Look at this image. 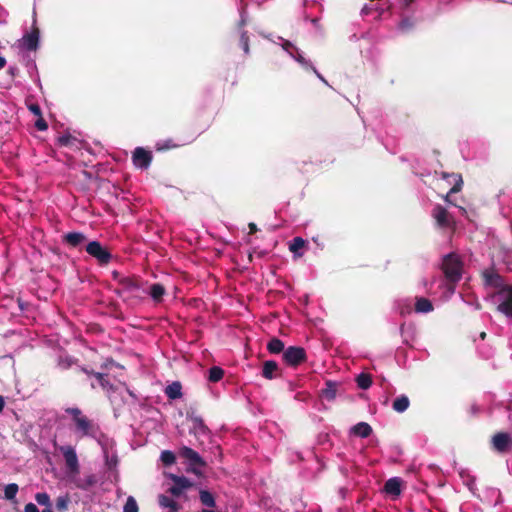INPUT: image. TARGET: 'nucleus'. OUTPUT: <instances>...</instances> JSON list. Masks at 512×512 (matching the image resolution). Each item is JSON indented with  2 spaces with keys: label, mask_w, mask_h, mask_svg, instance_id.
<instances>
[{
  "label": "nucleus",
  "mask_w": 512,
  "mask_h": 512,
  "mask_svg": "<svg viewBox=\"0 0 512 512\" xmlns=\"http://www.w3.org/2000/svg\"><path fill=\"white\" fill-rule=\"evenodd\" d=\"M484 278L487 284L499 288L494 296L495 300L499 303L497 307L498 311L506 316L512 317V287L503 285L500 282L499 276L492 272H485Z\"/></svg>",
  "instance_id": "f257e3e1"
},
{
  "label": "nucleus",
  "mask_w": 512,
  "mask_h": 512,
  "mask_svg": "<svg viewBox=\"0 0 512 512\" xmlns=\"http://www.w3.org/2000/svg\"><path fill=\"white\" fill-rule=\"evenodd\" d=\"M66 413L71 416V419L75 424V432L79 436L83 437L89 435L92 432L93 427L91 422L86 418L85 415L82 414L79 409L68 408Z\"/></svg>",
  "instance_id": "f03ea898"
},
{
  "label": "nucleus",
  "mask_w": 512,
  "mask_h": 512,
  "mask_svg": "<svg viewBox=\"0 0 512 512\" xmlns=\"http://www.w3.org/2000/svg\"><path fill=\"white\" fill-rule=\"evenodd\" d=\"M443 271L450 282L458 281L462 272L460 259L454 254L447 255L443 261Z\"/></svg>",
  "instance_id": "7ed1b4c3"
},
{
  "label": "nucleus",
  "mask_w": 512,
  "mask_h": 512,
  "mask_svg": "<svg viewBox=\"0 0 512 512\" xmlns=\"http://www.w3.org/2000/svg\"><path fill=\"white\" fill-rule=\"evenodd\" d=\"M86 251L102 264L107 263L110 259L109 252L97 241L90 242L86 247Z\"/></svg>",
  "instance_id": "20e7f679"
},
{
  "label": "nucleus",
  "mask_w": 512,
  "mask_h": 512,
  "mask_svg": "<svg viewBox=\"0 0 512 512\" xmlns=\"http://www.w3.org/2000/svg\"><path fill=\"white\" fill-rule=\"evenodd\" d=\"M433 218L435 219L437 225L443 229L452 228L454 225L453 218L443 207L437 206L434 209Z\"/></svg>",
  "instance_id": "39448f33"
},
{
  "label": "nucleus",
  "mask_w": 512,
  "mask_h": 512,
  "mask_svg": "<svg viewBox=\"0 0 512 512\" xmlns=\"http://www.w3.org/2000/svg\"><path fill=\"white\" fill-rule=\"evenodd\" d=\"M64 458L66 465L71 473L78 472V459L75 453V450L70 446H63L60 448Z\"/></svg>",
  "instance_id": "423d86ee"
},
{
  "label": "nucleus",
  "mask_w": 512,
  "mask_h": 512,
  "mask_svg": "<svg viewBox=\"0 0 512 512\" xmlns=\"http://www.w3.org/2000/svg\"><path fill=\"white\" fill-rule=\"evenodd\" d=\"M151 153L143 148H136L133 154V162L135 166L147 168L151 162Z\"/></svg>",
  "instance_id": "0eeeda50"
},
{
  "label": "nucleus",
  "mask_w": 512,
  "mask_h": 512,
  "mask_svg": "<svg viewBox=\"0 0 512 512\" xmlns=\"http://www.w3.org/2000/svg\"><path fill=\"white\" fill-rule=\"evenodd\" d=\"M305 352L302 348L299 347H289L284 352V359L287 363L291 365H296L304 360Z\"/></svg>",
  "instance_id": "6e6552de"
},
{
  "label": "nucleus",
  "mask_w": 512,
  "mask_h": 512,
  "mask_svg": "<svg viewBox=\"0 0 512 512\" xmlns=\"http://www.w3.org/2000/svg\"><path fill=\"white\" fill-rule=\"evenodd\" d=\"M38 31L33 30L32 32L24 35L18 42V46L21 49L35 50L38 45Z\"/></svg>",
  "instance_id": "1a4fd4ad"
},
{
  "label": "nucleus",
  "mask_w": 512,
  "mask_h": 512,
  "mask_svg": "<svg viewBox=\"0 0 512 512\" xmlns=\"http://www.w3.org/2000/svg\"><path fill=\"white\" fill-rule=\"evenodd\" d=\"M401 489H402V480L397 477L387 480L385 483V486H384L385 493L394 499L400 495Z\"/></svg>",
  "instance_id": "9d476101"
},
{
  "label": "nucleus",
  "mask_w": 512,
  "mask_h": 512,
  "mask_svg": "<svg viewBox=\"0 0 512 512\" xmlns=\"http://www.w3.org/2000/svg\"><path fill=\"white\" fill-rule=\"evenodd\" d=\"M169 477L174 482V485L169 489L174 496H180L185 489L191 486V483L184 477H178L172 474L169 475Z\"/></svg>",
  "instance_id": "9b49d317"
},
{
  "label": "nucleus",
  "mask_w": 512,
  "mask_h": 512,
  "mask_svg": "<svg viewBox=\"0 0 512 512\" xmlns=\"http://www.w3.org/2000/svg\"><path fill=\"white\" fill-rule=\"evenodd\" d=\"M511 443V437L507 433H498L492 438L493 447L499 452L505 451Z\"/></svg>",
  "instance_id": "f8f14e48"
},
{
  "label": "nucleus",
  "mask_w": 512,
  "mask_h": 512,
  "mask_svg": "<svg viewBox=\"0 0 512 512\" xmlns=\"http://www.w3.org/2000/svg\"><path fill=\"white\" fill-rule=\"evenodd\" d=\"M443 180L453 184L452 188L445 196V201L449 202V195L459 192L461 190L463 181L459 174L444 175Z\"/></svg>",
  "instance_id": "ddd939ff"
},
{
  "label": "nucleus",
  "mask_w": 512,
  "mask_h": 512,
  "mask_svg": "<svg viewBox=\"0 0 512 512\" xmlns=\"http://www.w3.org/2000/svg\"><path fill=\"white\" fill-rule=\"evenodd\" d=\"M307 246V242L301 237H295L289 244V250L295 258L303 256V249Z\"/></svg>",
  "instance_id": "4468645a"
},
{
  "label": "nucleus",
  "mask_w": 512,
  "mask_h": 512,
  "mask_svg": "<svg viewBox=\"0 0 512 512\" xmlns=\"http://www.w3.org/2000/svg\"><path fill=\"white\" fill-rule=\"evenodd\" d=\"M351 431L353 434L364 438L370 435L372 429L369 424L365 422H360L353 426Z\"/></svg>",
  "instance_id": "2eb2a0df"
},
{
  "label": "nucleus",
  "mask_w": 512,
  "mask_h": 512,
  "mask_svg": "<svg viewBox=\"0 0 512 512\" xmlns=\"http://www.w3.org/2000/svg\"><path fill=\"white\" fill-rule=\"evenodd\" d=\"M415 310L418 313H428L433 310L431 301L426 298H418L415 303Z\"/></svg>",
  "instance_id": "dca6fc26"
},
{
  "label": "nucleus",
  "mask_w": 512,
  "mask_h": 512,
  "mask_svg": "<svg viewBox=\"0 0 512 512\" xmlns=\"http://www.w3.org/2000/svg\"><path fill=\"white\" fill-rule=\"evenodd\" d=\"M180 455L189 460L193 465L201 464L199 455L188 447L182 448Z\"/></svg>",
  "instance_id": "f3484780"
},
{
  "label": "nucleus",
  "mask_w": 512,
  "mask_h": 512,
  "mask_svg": "<svg viewBox=\"0 0 512 512\" xmlns=\"http://www.w3.org/2000/svg\"><path fill=\"white\" fill-rule=\"evenodd\" d=\"M159 505L163 508H168L170 512H178L179 505L174 500L170 499L165 495L159 496Z\"/></svg>",
  "instance_id": "a211bd4d"
},
{
  "label": "nucleus",
  "mask_w": 512,
  "mask_h": 512,
  "mask_svg": "<svg viewBox=\"0 0 512 512\" xmlns=\"http://www.w3.org/2000/svg\"><path fill=\"white\" fill-rule=\"evenodd\" d=\"M181 385L178 382H174L166 388V394L171 399H176L181 396Z\"/></svg>",
  "instance_id": "6ab92c4d"
},
{
  "label": "nucleus",
  "mask_w": 512,
  "mask_h": 512,
  "mask_svg": "<svg viewBox=\"0 0 512 512\" xmlns=\"http://www.w3.org/2000/svg\"><path fill=\"white\" fill-rule=\"evenodd\" d=\"M276 370L277 364L274 361H266L263 366V376L272 379Z\"/></svg>",
  "instance_id": "aec40b11"
},
{
  "label": "nucleus",
  "mask_w": 512,
  "mask_h": 512,
  "mask_svg": "<svg viewBox=\"0 0 512 512\" xmlns=\"http://www.w3.org/2000/svg\"><path fill=\"white\" fill-rule=\"evenodd\" d=\"M409 406V400L405 396L398 397L393 402V408L397 412H404Z\"/></svg>",
  "instance_id": "412c9836"
},
{
  "label": "nucleus",
  "mask_w": 512,
  "mask_h": 512,
  "mask_svg": "<svg viewBox=\"0 0 512 512\" xmlns=\"http://www.w3.org/2000/svg\"><path fill=\"white\" fill-rule=\"evenodd\" d=\"M164 287L160 284H154L150 288V295L155 301H160L164 295Z\"/></svg>",
  "instance_id": "4be33fe9"
},
{
  "label": "nucleus",
  "mask_w": 512,
  "mask_h": 512,
  "mask_svg": "<svg viewBox=\"0 0 512 512\" xmlns=\"http://www.w3.org/2000/svg\"><path fill=\"white\" fill-rule=\"evenodd\" d=\"M65 240L72 246H77L84 240V235L81 233H69L65 235Z\"/></svg>",
  "instance_id": "5701e85b"
},
{
  "label": "nucleus",
  "mask_w": 512,
  "mask_h": 512,
  "mask_svg": "<svg viewBox=\"0 0 512 512\" xmlns=\"http://www.w3.org/2000/svg\"><path fill=\"white\" fill-rule=\"evenodd\" d=\"M200 500L205 506L213 507L215 505L214 497L207 491L200 492Z\"/></svg>",
  "instance_id": "b1692460"
},
{
  "label": "nucleus",
  "mask_w": 512,
  "mask_h": 512,
  "mask_svg": "<svg viewBox=\"0 0 512 512\" xmlns=\"http://www.w3.org/2000/svg\"><path fill=\"white\" fill-rule=\"evenodd\" d=\"M284 344L279 339H272L268 344V350L271 353H279L283 350Z\"/></svg>",
  "instance_id": "393cba45"
},
{
  "label": "nucleus",
  "mask_w": 512,
  "mask_h": 512,
  "mask_svg": "<svg viewBox=\"0 0 512 512\" xmlns=\"http://www.w3.org/2000/svg\"><path fill=\"white\" fill-rule=\"evenodd\" d=\"M138 505L134 497L129 496L123 508V512H138Z\"/></svg>",
  "instance_id": "a878e982"
},
{
  "label": "nucleus",
  "mask_w": 512,
  "mask_h": 512,
  "mask_svg": "<svg viewBox=\"0 0 512 512\" xmlns=\"http://www.w3.org/2000/svg\"><path fill=\"white\" fill-rule=\"evenodd\" d=\"M18 492V485L17 484H8L6 487H5V498L9 499V500H13L16 496Z\"/></svg>",
  "instance_id": "bb28decb"
},
{
  "label": "nucleus",
  "mask_w": 512,
  "mask_h": 512,
  "mask_svg": "<svg viewBox=\"0 0 512 512\" xmlns=\"http://www.w3.org/2000/svg\"><path fill=\"white\" fill-rule=\"evenodd\" d=\"M223 370L219 367H213L210 369L209 380L212 382L219 381L223 376Z\"/></svg>",
  "instance_id": "cd10ccee"
},
{
  "label": "nucleus",
  "mask_w": 512,
  "mask_h": 512,
  "mask_svg": "<svg viewBox=\"0 0 512 512\" xmlns=\"http://www.w3.org/2000/svg\"><path fill=\"white\" fill-rule=\"evenodd\" d=\"M35 499L40 505H43L46 508H51L50 497L48 494L38 493V494H36Z\"/></svg>",
  "instance_id": "c85d7f7f"
},
{
  "label": "nucleus",
  "mask_w": 512,
  "mask_h": 512,
  "mask_svg": "<svg viewBox=\"0 0 512 512\" xmlns=\"http://www.w3.org/2000/svg\"><path fill=\"white\" fill-rule=\"evenodd\" d=\"M357 383H358L359 387H361L363 389H367L368 387H370L372 381H371V378L369 375L361 374L357 378Z\"/></svg>",
  "instance_id": "c756f323"
},
{
  "label": "nucleus",
  "mask_w": 512,
  "mask_h": 512,
  "mask_svg": "<svg viewBox=\"0 0 512 512\" xmlns=\"http://www.w3.org/2000/svg\"><path fill=\"white\" fill-rule=\"evenodd\" d=\"M161 461L165 465H171L175 462V455L171 451H163L161 453Z\"/></svg>",
  "instance_id": "7c9ffc66"
},
{
  "label": "nucleus",
  "mask_w": 512,
  "mask_h": 512,
  "mask_svg": "<svg viewBox=\"0 0 512 512\" xmlns=\"http://www.w3.org/2000/svg\"><path fill=\"white\" fill-rule=\"evenodd\" d=\"M69 499L66 496H60L56 501V506L59 510H66L68 508Z\"/></svg>",
  "instance_id": "2f4dec72"
},
{
  "label": "nucleus",
  "mask_w": 512,
  "mask_h": 512,
  "mask_svg": "<svg viewBox=\"0 0 512 512\" xmlns=\"http://www.w3.org/2000/svg\"><path fill=\"white\" fill-rule=\"evenodd\" d=\"M24 512H39L38 508L33 503H28L25 508ZM42 512H53L51 508H45Z\"/></svg>",
  "instance_id": "473e14b6"
},
{
  "label": "nucleus",
  "mask_w": 512,
  "mask_h": 512,
  "mask_svg": "<svg viewBox=\"0 0 512 512\" xmlns=\"http://www.w3.org/2000/svg\"><path fill=\"white\" fill-rule=\"evenodd\" d=\"M75 141L71 136L64 135L59 138V143L63 146H69L72 145V143Z\"/></svg>",
  "instance_id": "72a5a7b5"
},
{
  "label": "nucleus",
  "mask_w": 512,
  "mask_h": 512,
  "mask_svg": "<svg viewBox=\"0 0 512 512\" xmlns=\"http://www.w3.org/2000/svg\"><path fill=\"white\" fill-rule=\"evenodd\" d=\"M123 285L125 286V288H127L128 290H131V291L137 289L136 283L130 279H125L123 281Z\"/></svg>",
  "instance_id": "f704fd0d"
},
{
  "label": "nucleus",
  "mask_w": 512,
  "mask_h": 512,
  "mask_svg": "<svg viewBox=\"0 0 512 512\" xmlns=\"http://www.w3.org/2000/svg\"><path fill=\"white\" fill-rule=\"evenodd\" d=\"M36 127L39 129V130H46L47 129V124L46 122L44 121V119L40 116L38 118V120L36 121L35 123Z\"/></svg>",
  "instance_id": "c9c22d12"
},
{
  "label": "nucleus",
  "mask_w": 512,
  "mask_h": 512,
  "mask_svg": "<svg viewBox=\"0 0 512 512\" xmlns=\"http://www.w3.org/2000/svg\"><path fill=\"white\" fill-rule=\"evenodd\" d=\"M324 396L327 398V399H333L335 397V391L332 389L331 386H329V388H327L324 392H323Z\"/></svg>",
  "instance_id": "e433bc0d"
},
{
  "label": "nucleus",
  "mask_w": 512,
  "mask_h": 512,
  "mask_svg": "<svg viewBox=\"0 0 512 512\" xmlns=\"http://www.w3.org/2000/svg\"><path fill=\"white\" fill-rule=\"evenodd\" d=\"M29 110L36 116H41V110L38 105L32 104L29 106Z\"/></svg>",
  "instance_id": "4c0bfd02"
},
{
  "label": "nucleus",
  "mask_w": 512,
  "mask_h": 512,
  "mask_svg": "<svg viewBox=\"0 0 512 512\" xmlns=\"http://www.w3.org/2000/svg\"><path fill=\"white\" fill-rule=\"evenodd\" d=\"M242 42H243V49H244V51L248 52V43H247V39L245 38L244 35L242 36Z\"/></svg>",
  "instance_id": "58836bf2"
},
{
  "label": "nucleus",
  "mask_w": 512,
  "mask_h": 512,
  "mask_svg": "<svg viewBox=\"0 0 512 512\" xmlns=\"http://www.w3.org/2000/svg\"><path fill=\"white\" fill-rule=\"evenodd\" d=\"M6 65V60L3 57H0V70L4 68Z\"/></svg>",
  "instance_id": "ea45409f"
},
{
  "label": "nucleus",
  "mask_w": 512,
  "mask_h": 512,
  "mask_svg": "<svg viewBox=\"0 0 512 512\" xmlns=\"http://www.w3.org/2000/svg\"><path fill=\"white\" fill-rule=\"evenodd\" d=\"M4 405H5L4 398L2 396H0V412L2 411Z\"/></svg>",
  "instance_id": "a19ab883"
},
{
  "label": "nucleus",
  "mask_w": 512,
  "mask_h": 512,
  "mask_svg": "<svg viewBox=\"0 0 512 512\" xmlns=\"http://www.w3.org/2000/svg\"><path fill=\"white\" fill-rule=\"evenodd\" d=\"M249 228H250V232H255L256 231V225L254 223H250L249 224Z\"/></svg>",
  "instance_id": "79ce46f5"
},
{
  "label": "nucleus",
  "mask_w": 512,
  "mask_h": 512,
  "mask_svg": "<svg viewBox=\"0 0 512 512\" xmlns=\"http://www.w3.org/2000/svg\"><path fill=\"white\" fill-rule=\"evenodd\" d=\"M296 60H297L298 62H300V63H303V62H304V60H303V58H302L301 56L296 57Z\"/></svg>",
  "instance_id": "37998d69"
},
{
  "label": "nucleus",
  "mask_w": 512,
  "mask_h": 512,
  "mask_svg": "<svg viewBox=\"0 0 512 512\" xmlns=\"http://www.w3.org/2000/svg\"><path fill=\"white\" fill-rule=\"evenodd\" d=\"M480 337H481V339H485V337H486V333H485V332H482V333L480 334Z\"/></svg>",
  "instance_id": "c03bdc74"
},
{
  "label": "nucleus",
  "mask_w": 512,
  "mask_h": 512,
  "mask_svg": "<svg viewBox=\"0 0 512 512\" xmlns=\"http://www.w3.org/2000/svg\"><path fill=\"white\" fill-rule=\"evenodd\" d=\"M168 148H169L168 146H166V147H161V146H159V147H158V149H159V150H164V149H168Z\"/></svg>",
  "instance_id": "a18cd8bd"
},
{
  "label": "nucleus",
  "mask_w": 512,
  "mask_h": 512,
  "mask_svg": "<svg viewBox=\"0 0 512 512\" xmlns=\"http://www.w3.org/2000/svg\"><path fill=\"white\" fill-rule=\"evenodd\" d=\"M288 46H291V45L289 43H286L284 46L285 50H288Z\"/></svg>",
  "instance_id": "49530a36"
},
{
  "label": "nucleus",
  "mask_w": 512,
  "mask_h": 512,
  "mask_svg": "<svg viewBox=\"0 0 512 512\" xmlns=\"http://www.w3.org/2000/svg\"><path fill=\"white\" fill-rule=\"evenodd\" d=\"M449 291H450V293H453V287L452 286L449 287Z\"/></svg>",
  "instance_id": "de8ad7c7"
},
{
  "label": "nucleus",
  "mask_w": 512,
  "mask_h": 512,
  "mask_svg": "<svg viewBox=\"0 0 512 512\" xmlns=\"http://www.w3.org/2000/svg\"><path fill=\"white\" fill-rule=\"evenodd\" d=\"M202 512H214V511H212V510H206V509H205V510H203Z\"/></svg>",
  "instance_id": "09e8293b"
}]
</instances>
